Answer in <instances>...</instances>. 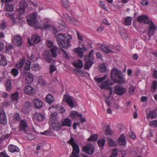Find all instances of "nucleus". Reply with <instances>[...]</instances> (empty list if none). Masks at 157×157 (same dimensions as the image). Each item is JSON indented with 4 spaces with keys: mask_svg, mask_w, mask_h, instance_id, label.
<instances>
[{
    "mask_svg": "<svg viewBox=\"0 0 157 157\" xmlns=\"http://www.w3.org/2000/svg\"><path fill=\"white\" fill-rule=\"evenodd\" d=\"M59 45L62 48H67L71 46L69 41L72 38L71 35L68 34L59 33L57 37Z\"/></svg>",
    "mask_w": 157,
    "mask_h": 157,
    "instance_id": "obj_1",
    "label": "nucleus"
},
{
    "mask_svg": "<svg viewBox=\"0 0 157 157\" xmlns=\"http://www.w3.org/2000/svg\"><path fill=\"white\" fill-rule=\"evenodd\" d=\"M93 50H92L88 55L85 56V59L86 61L84 66V68L85 69H89L94 63L93 62Z\"/></svg>",
    "mask_w": 157,
    "mask_h": 157,
    "instance_id": "obj_2",
    "label": "nucleus"
},
{
    "mask_svg": "<svg viewBox=\"0 0 157 157\" xmlns=\"http://www.w3.org/2000/svg\"><path fill=\"white\" fill-rule=\"evenodd\" d=\"M29 130V127L27 121L25 119L21 120L19 124V131L27 133Z\"/></svg>",
    "mask_w": 157,
    "mask_h": 157,
    "instance_id": "obj_3",
    "label": "nucleus"
},
{
    "mask_svg": "<svg viewBox=\"0 0 157 157\" xmlns=\"http://www.w3.org/2000/svg\"><path fill=\"white\" fill-rule=\"evenodd\" d=\"M21 75L24 78L25 83L30 84L33 81V75L30 72L24 71L21 72Z\"/></svg>",
    "mask_w": 157,
    "mask_h": 157,
    "instance_id": "obj_4",
    "label": "nucleus"
},
{
    "mask_svg": "<svg viewBox=\"0 0 157 157\" xmlns=\"http://www.w3.org/2000/svg\"><path fill=\"white\" fill-rule=\"evenodd\" d=\"M27 7V5L26 2L24 0L21 1L18 3L16 11L21 14L23 15L25 13V10Z\"/></svg>",
    "mask_w": 157,
    "mask_h": 157,
    "instance_id": "obj_5",
    "label": "nucleus"
},
{
    "mask_svg": "<svg viewBox=\"0 0 157 157\" xmlns=\"http://www.w3.org/2000/svg\"><path fill=\"white\" fill-rule=\"evenodd\" d=\"M37 13L34 12L29 15V18L27 19L29 24L32 26H36L37 23L36 16Z\"/></svg>",
    "mask_w": 157,
    "mask_h": 157,
    "instance_id": "obj_6",
    "label": "nucleus"
},
{
    "mask_svg": "<svg viewBox=\"0 0 157 157\" xmlns=\"http://www.w3.org/2000/svg\"><path fill=\"white\" fill-rule=\"evenodd\" d=\"M112 85V83L109 79H107L105 81L102 82L100 85V88L101 89H109L110 94L112 93V89L110 87Z\"/></svg>",
    "mask_w": 157,
    "mask_h": 157,
    "instance_id": "obj_7",
    "label": "nucleus"
},
{
    "mask_svg": "<svg viewBox=\"0 0 157 157\" xmlns=\"http://www.w3.org/2000/svg\"><path fill=\"white\" fill-rule=\"evenodd\" d=\"M127 90L126 88L118 85L114 87V92L117 95H121L126 93Z\"/></svg>",
    "mask_w": 157,
    "mask_h": 157,
    "instance_id": "obj_8",
    "label": "nucleus"
},
{
    "mask_svg": "<svg viewBox=\"0 0 157 157\" xmlns=\"http://www.w3.org/2000/svg\"><path fill=\"white\" fill-rule=\"evenodd\" d=\"M70 115L71 118L77 120H79L81 122H84L86 121L84 118H82V116L81 114L75 111H71Z\"/></svg>",
    "mask_w": 157,
    "mask_h": 157,
    "instance_id": "obj_9",
    "label": "nucleus"
},
{
    "mask_svg": "<svg viewBox=\"0 0 157 157\" xmlns=\"http://www.w3.org/2000/svg\"><path fill=\"white\" fill-rule=\"evenodd\" d=\"M149 25L148 27L147 34L149 37L153 35L155 33V30L156 29V26L154 25L151 21L148 24Z\"/></svg>",
    "mask_w": 157,
    "mask_h": 157,
    "instance_id": "obj_10",
    "label": "nucleus"
},
{
    "mask_svg": "<svg viewBox=\"0 0 157 157\" xmlns=\"http://www.w3.org/2000/svg\"><path fill=\"white\" fill-rule=\"evenodd\" d=\"M94 149V145L91 144H87L82 147L83 151L90 155H92L93 153Z\"/></svg>",
    "mask_w": 157,
    "mask_h": 157,
    "instance_id": "obj_11",
    "label": "nucleus"
},
{
    "mask_svg": "<svg viewBox=\"0 0 157 157\" xmlns=\"http://www.w3.org/2000/svg\"><path fill=\"white\" fill-rule=\"evenodd\" d=\"M121 75V71L116 68H114L111 71V77L112 79L114 81H116L118 78Z\"/></svg>",
    "mask_w": 157,
    "mask_h": 157,
    "instance_id": "obj_12",
    "label": "nucleus"
},
{
    "mask_svg": "<svg viewBox=\"0 0 157 157\" xmlns=\"http://www.w3.org/2000/svg\"><path fill=\"white\" fill-rule=\"evenodd\" d=\"M28 42L30 46L34 45L33 43L35 44L38 43L40 41V37L36 36L35 35H33L31 38V40L29 38H28Z\"/></svg>",
    "mask_w": 157,
    "mask_h": 157,
    "instance_id": "obj_13",
    "label": "nucleus"
},
{
    "mask_svg": "<svg viewBox=\"0 0 157 157\" xmlns=\"http://www.w3.org/2000/svg\"><path fill=\"white\" fill-rule=\"evenodd\" d=\"M63 101H65L71 107H73L74 106L73 101L72 98L68 94L64 95L63 97Z\"/></svg>",
    "mask_w": 157,
    "mask_h": 157,
    "instance_id": "obj_14",
    "label": "nucleus"
},
{
    "mask_svg": "<svg viewBox=\"0 0 157 157\" xmlns=\"http://www.w3.org/2000/svg\"><path fill=\"white\" fill-rule=\"evenodd\" d=\"M13 41L17 46H21L22 44L21 36L19 35L14 36L13 39Z\"/></svg>",
    "mask_w": 157,
    "mask_h": 157,
    "instance_id": "obj_15",
    "label": "nucleus"
},
{
    "mask_svg": "<svg viewBox=\"0 0 157 157\" xmlns=\"http://www.w3.org/2000/svg\"><path fill=\"white\" fill-rule=\"evenodd\" d=\"M25 93L29 95H33L35 93V90L32 87L29 86H26L24 88Z\"/></svg>",
    "mask_w": 157,
    "mask_h": 157,
    "instance_id": "obj_16",
    "label": "nucleus"
},
{
    "mask_svg": "<svg viewBox=\"0 0 157 157\" xmlns=\"http://www.w3.org/2000/svg\"><path fill=\"white\" fill-rule=\"evenodd\" d=\"M7 120L4 111L3 109L0 110V122L3 124H6Z\"/></svg>",
    "mask_w": 157,
    "mask_h": 157,
    "instance_id": "obj_17",
    "label": "nucleus"
},
{
    "mask_svg": "<svg viewBox=\"0 0 157 157\" xmlns=\"http://www.w3.org/2000/svg\"><path fill=\"white\" fill-rule=\"evenodd\" d=\"M138 21L140 23L148 24L150 22L151 20H149L148 17L145 15H143L138 17L137 18Z\"/></svg>",
    "mask_w": 157,
    "mask_h": 157,
    "instance_id": "obj_18",
    "label": "nucleus"
},
{
    "mask_svg": "<svg viewBox=\"0 0 157 157\" xmlns=\"http://www.w3.org/2000/svg\"><path fill=\"white\" fill-rule=\"evenodd\" d=\"M43 58L45 60L46 62L48 63H50L52 58L50 54V52L48 50H46L43 55Z\"/></svg>",
    "mask_w": 157,
    "mask_h": 157,
    "instance_id": "obj_19",
    "label": "nucleus"
},
{
    "mask_svg": "<svg viewBox=\"0 0 157 157\" xmlns=\"http://www.w3.org/2000/svg\"><path fill=\"white\" fill-rule=\"evenodd\" d=\"M23 17L21 16L20 15L17 14L16 15V17L14 19H13L12 24L13 25L21 23L24 21Z\"/></svg>",
    "mask_w": 157,
    "mask_h": 157,
    "instance_id": "obj_20",
    "label": "nucleus"
},
{
    "mask_svg": "<svg viewBox=\"0 0 157 157\" xmlns=\"http://www.w3.org/2000/svg\"><path fill=\"white\" fill-rule=\"evenodd\" d=\"M34 118L39 121H43L45 117L44 115L40 113H36L34 115Z\"/></svg>",
    "mask_w": 157,
    "mask_h": 157,
    "instance_id": "obj_21",
    "label": "nucleus"
},
{
    "mask_svg": "<svg viewBox=\"0 0 157 157\" xmlns=\"http://www.w3.org/2000/svg\"><path fill=\"white\" fill-rule=\"evenodd\" d=\"M77 35L78 39L81 41L79 42V45H80L82 47H79L77 48H75L74 49H86L85 46V44L82 42V41L83 40L82 37L78 33H77Z\"/></svg>",
    "mask_w": 157,
    "mask_h": 157,
    "instance_id": "obj_22",
    "label": "nucleus"
},
{
    "mask_svg": "<svg viewBox=\"0 0 157 157\" xmlns=\"http://www.w3.org/2000/svg\"><path fill=\"white\" fill-rule=\"evenodd\" d=\"M50 123L51 124V126L54 130L58 131L60 129V125L58 121H55Z\"/></svg>",
    "mask_w": 157,
    "mask_h": 157,
    "instance_id": "obj_23",
    "label": "nucleus"
},
{
    "mask_svg": "<svg viewBox=\"0 0 157 157\" xmlns=\"http://www.w3.org/2000/svg\"><path fill=\"white\" fill-rule=\"evenodd\" d=\"M40 24L41 25H40L39 26V27L36 28H39L41 29H44L47 30L50 29L53 27L51 25L43 23V21H41Z\"/></svg>",
    "mask_w": 157,
    "mask_h": 157,
    "instance_id": "obj_24",
    "label": "nucleus"
},
{
    "mask_svg": "<svg viewBox=\"0 0 157 157\" xmlns=\"http://www.w3.org/2000/svg\"><path fill=\"white\" fill-rule=\"evenodd\" d=\"M33 104L37 108H41L43 105V102L38 98H35L33 100Z\"/></svg>",
    "mask_w": 157,
    "mask_h": 157,
    "instance_id": "obj_25",
    "label": "nucleus"
},
{
    "mask_svg": "<svg viewBox=\"0 0 157 157\" xmlns=\"http://www.w3.org/2000/svg\"><path fill=\"white\" fill-rule=\"evenodd\" d=\"M118 142L120 145L122 146L125 145L126 144V141L125 136L123 134L121 135L118 138Z\"/></svg>",
    "mask_w": 157,
    "mask_h": 157,
    "instance_id": "obj_26",
    "label": "nucleus"
},
{
    "mask_svg": "<svg viewBox=\"0 0 157 157\" xmlns=\"http://www.w3.org/2000/svg\"><path fill=\"white\" fill-rule=\"evenodd\" d=\"M8 148L9 151L11 152H18L19 151V148L17 146L12 144L9 145Z\"/></svg>",
    "mask_w": 157,
    "mask_h": 157,
    "instance_id": "obj_27",
    "label": "nucleus"
},
{
    "mask_svg": "<svg viewBox=\"0 0 157 157\" xmlns=\"http://www.w3.org/2000/svg\"><path fill=\"white\" fill-rule=\"evenodd\" d=\"M157 117V115L155 110L150 111L148 113H147V118L148 119L149 118L154 119Z\"/></svg>",
    "mask_w": 157,
    "mask_h": 157,
    "instance_id": "obj_28",
    "label": "nucleus"
},
{
    "mask_svg": "<svg viewBox=\"0 0 157 157\" xmlns=\"http://www.w3.org/2000/svg\"><path fill=\"white\" fill-rule=\"evenodd\" d=\"M73 64L75 67L78 68H81L83 67L82 62L80 59L75 61Z\"/></svg>",
    "mask_w": 157,
    "mask_h": 157,
    "instance_id": "obj_29",
    "label": "nucleus"
},
{
    "mask_svg": "<svg viewBox=\"0 0 157 157\" xmlns=\"http://www.w3.org/2000/svg\"><path fill=\"white\" fill-rule=\"evenodd\" d=\"M71 121L69 119L67 118L62 121V125L70 127L71 126Z\"/></svg>",
    "mask_w": 157,
    "mask_h": 157,
    "instance_id": "obj_30",
    "label": "nucleus"
},
{
    "mask_svg": "<svg viewBox=\"0 0 157 157\" xmlns=\"http://www.w3.org/2000/svg\"><path fill=\"white\" fill-rule=\"evenodd\" d=\"M46 99L47 102L49 104H51L55 100L54 97L51 94H49L47 95Z\"/></svg>",
    "mask_w": 157,
    "mask_h": 157,
    "instance_id": "obj_31",
    "label": "nucleus"
},
{
    "mask_svg": "<svg viewBox=\"0 0 157 157\" xmlns=\"http://www.w3.org/2000/svg\"><path fill=\"white\" fill-rule=\"evenodd\" d=\"M7 63V61L5 57L2 55H0V65L6 66Z\"/></svg>",
    "mask_w": 157,
    "mask_h": 157,
    "instance_id": "obj_32",
    "label": "nucleus"
},
{
    "mask_svg": "<svg viewBox=\"0 0 157 157\" xmlns=\"http://www.w3.org/2000/svg\"><path fill=\"white\" fill-rule=\"evenodd\" d=\"M132 18L130 17H127L124 19L123 23L124 25H129L131 24Z\"/></svg>",
    "mask_w": 157,
    "mask_h": 157,
    "instance_id": "obj_33",
    "label": "nucleus"
},
{
    "mask_svg": "<svg viewBox=\"0 0 157 157\" xmlns=\"http://www.w3.org/2000/svg\"><path fill=\"white\" fill-rule=\"evenodd\" d=\"M25 61V58L22 57L20 60L19 62L16 63L15 64V66L18 68H21L23 66V65Z\"/></svg>",
    "mask_w": 157,
    "mask_h": 157,
    "instance_id": "obj_34",
    "label": "nucleus"
},
{
    "mask_svg": "<svg viewBox=\"0 0 157 157\" xmlns=\"http://www.w3.org/2000/svg\"><path fill=\"white\" fill-rule=\"evenodd\" d=\"M118 83L120 84H126V81L125 78V75L121 74L118 78Z\"/></svg>",
    "mask_w": 157,
    "mask_h": 157,
    "instance_id": "obj_35",
    "label": "nucleus"
},
{
    "mask_svg": "<svg viewBox=\"0 0 157 157\" xmlns=\"http://www.w3.org/2000/svg\"><path fill=\"white\" fill-rule=\"evenodd\" d=\"M46 44L49 48L52 47V48L51 49H57V48L56 46L54 45V43L52 40H47L46 41Z\"/></svg>",
    "mask_w": 157,
    "mask_h": 157,
    "instance_id": "obj_36",
    "label": "nucleus"
},
{
    "mask_svg": "<svg viewBox=\"0 0 157 157\" xmlns=\"http://www.w3.org/2000/svg\"><path fill=\"white\" fill-rule=\"evenodd\" d=\"M57 121V114L56 112H52L51 114L50 123Z\"/></svg>",
    "mask_w": 157,
    "mask_h": 157,
    "instance_id": "obj_37",
    "label": "nucleus"
},
{
    "mask_svg": "<svg viewBox=\"0 0 157 157\" xmlns=\"http://www.w3.org/2000/svg\"><path fill=\"white\" fill-rule=\"evenodd\" d=\"M66 17L68 21L70 23L75 24L76 21L74 18L68 14H66Z\"/></svg>",
    "mask_w": 157,
    "mask_h": 157,
    "instance_id": "obj_38",
    "label": "nucleus"
},
{
    "mask_svg": "<svg viewBox=\"0 0 157 157\" xmlns=\"http://www.w3.org/2000/svg\"><path fill=\"white\" fill-rule=\"evenodd\" d=\"M107 139L108 144L110 147H113L116 145V143L114 140L109 137H107Z\"/></svg>",
    "mask_w": 157,
    "mask_h": 157,
    "instance_id": "obj_39",
    "label": "nucleus"
},
{
    "mask_svg": "<svg viewBox=\"0 0 157 157\" xmlns=\"http://www.w3.org/2000/svg\"><path fill=\"white\" fill-rule=\"evenodd\" d=\"M5 10L7 11L11 12L13 10V6L10 4H6L5 6Z\"/></svg>",
    "mask_w": 157,
    "mask_h": 157,
    "instance_id": "obj_40",
    "label": "nucleus"
},
{
    "mask_svg": "<svg viewBox=\"0 0 157 157\" xmlns=\"http://www.w3.org/2000/svg\"><path fill=\"white\" fill-rule=\"evenodd\" d=\"M11 98L12 101H16L19 98L18 93L17 92H16L15 93L12 94L11 95Z\"/></svg>",
    "mask_w": 157,
    "mask_h": 157,
    "instance_id": "obj_41",
    "label": "nucleus"
},
{
    "mask_svg": "<svg viewBox=\"0 0 157 157\" xmlns=\"http://www.w3.org/2000/svg\"><path fill=\"white\" fill-rule=\"evenodd\" d=\"M74 52L80 58L83 56V50H74Z\"/></svg>",
    "mask_w": 157,
    "mask_h": 157,
    "instance_id": "obj_42",
    "label": "nucleus"
},
{
    "mask_svg": "<svg viewBox=\"0 0 157 157\" xmlns=\"http://www.w3.org/2000/svg\"><path fill=\"white\" fill-rule=\"evenodd\" d=\"M96 48H99L101 49H109L110 48H109L107 46H106L105 44L103 45L101 44L98 43L96 44Z\"/></svg>",
    "mask_w": 157,
    "mask_h": 157,
    "instance_id": "obj_43",
    "label": "nucleus"
},
{
    "mask_svg": "<svg viewBox=\"0 0 157 157\" xmlns=\"http://www.w3.org/2000/svg\"><path fill=\"white\" fill-rule=\"evenodd\" d=\"M107 76L106 75H105L103 77L100 78L95 77L94 78L97 82L99 83L105 80L107 78Z\"/></svg>",
    "mask_w": 157,
    "mask_h": 157,
    "instance_id": "obj_44",
    "label": "nucleus"
},
{
    "mask_svg": "<svg viewBox=\"0 0 157 157\" xmlns=\"http://www.w3.org/2000/svg\"><path fill=\"white\" fill-rule=\"evenodd\" d=\"M40 68V65L37 64H33L32 65V69L35 71H39Z\"/></svg>",
    "mask_w": 157,
    "mask_h": 157,
    "instance_id": "obj_45",
    "label": "nucleus"
},
{
    "mask_svg": "<svg viewBox=\"0 0 157 157\" xmlns=\"http://www.w3.org/2000/svg\"><path fill=\"white\" fill-rule=\"evenodd\" d=\"M38 82L42 86H44L46 84V82L43 79L41 76H40L38 77Z\"/></svg>",
    "mask_w": 157,
    "mask_h": 157,
    "instance_id": "obj_46",
    "label": "nucleus"
},
{
    "mask_svg": "<svg viewBox=\"0 0 157 157\" xmlns=\"http://www.w3.org/2000/svg\"><path fill=\"white\" fill-rule=\"evenodd\" d=\"M99 70L102 72H104L106 70V67L105 64H101L99 66Z\"/></svg>",
    "mask_w": 157,
    "mask_h": 157,
    "instance_id": "obj_47",
    "label": "nucleus"
},
{
    "mask_svg": "<svg viewBox=\"0 0 157 157\" xmlns=\"http://www.w3.org/2000/svg\"><path fill=\"white\" fill-rule=\"evenodd\" d=\"M31 63L29 61H26L25 63L24 69L25 70L28 71L30 70V68Z\"/></svg>",
    "mask_w": 157,
    "mask_h": 157,
    "instance_id": "obj_48",
    "label": "nucleus"
},
{
    "mask_svg": "<svg viewBox=\"0 0 157 157\" xmlns=\"http://www.w3.org/2000/svg\"><path fill=\"white\" fill-rule=\"evenodd\" d=\"M11 73L14 77H16L18 75L19 71L17 69L13 68L11 70Z\"/></svg>",
    "mask_w": 157,
    "mask_h": 157,
    "instance_id": "obj_49",
    "label": "nucleus"
},
{
    "mask_svg": "<svg viewBox=\"0 0 157 157\" xmlns=\"http://www.w3.org/2000/svg\"><path fill=\"white\" fill-rule=\"evenodd\" d=\"M105 140L104 139L99 140L97 142L98 144L100 147L103 146L105 144Z\"/></svg>",
    "mask_w": 157,
    "mask_h": 157,
    "instance_id": "obj_50",
    "label": "nucleus"
},
{
    "mask_svg": "<svg viewBox=\"0 0 157 157\" xmlns=\"http://www.w3.org/2000/svg\"><path fill=\"white\" fill-rule=\"evenodd\" d=\"M97 140V135L94 134L91 136L90 138L88 139V141H96Z\"/></svg>",
    "mask_w": 157,
    "mask_h": 157,
    "instance_id": "obj_51",
    "label": "nucleus"
},
{
    "mask_svg": "<svg viewBox=\"0 0 157 157\" xmlns=\"http://www.w3.org/2000/svg\"><path fill=\"white\" fill-rule=\"evenodd\" d=\"M105 133L108 136L111 135L112 134V132L110 130V127L108 125L106 127Z\"/></svg>",
    "mask_w": 157,
    "mask_h": 157,
    "instance_id": "obj_52",
    "label": "nucleus"
},
{
    "mask_svg": "<svg viewBox=\"0 0 157 157\" xmlns=\"http://www.w3.org/2000/svg\"><path fill=\"white\" fill-rule=\"evenodd\" d=\"M6 88L7 90L10 91L11 88V82L10 80H8L6 82Z\"/></svg>",
    "mask_w": 157,
    "mask_h": 157,
    "instance_id": "obj_53",
    "label": "nucleus"
},
{
    "mask_svg": "<svg viewBox=\"0 0 157 157\" xmlns=\"http://www.w3.org/2000/svg\"><path fill=\"white\" fill-rule=\"evenodd\" d=\"M62 3L64 7L67 8L69 7L68 0H62Z\"/></svg>",
    "mask_w": 157,
    "mask_h": 157,
    "instance_id": "obj_54",
    "label": "nucleus"
},
{
    "mask_svg": "<svg viewBox=\"0 0 157 157\" xmlns=\"http://www.w3.org/2000/svg\"><path fill=\"white\" fill-rule=\"evenodd\" d=\"M135 87L134 86H130L128 89V91L129 93L131 94H133L135 93Z\"/></svg>",
    "mask_w": 157,
    "mask_h": 157,
    "instance_id": "obj_55",
    "label": "nucleus"
},
{
    "mask_svg": "<svg viewBox=\"0 0 157 157\" xmlns=\"http://www.w3.org/2000/svg\"><path fill=\"white\" fill-rule=\"evenodd\" d=\"M56 67L52 65H50L49 67V71L50 73H52L54 71L56 70Z\"/></svg>",
    "mask_w": 157,
    "mask_h": 157,
    "instance_id": "obj_56",
    "label": "nucleus"
},
{
    "mask_svg": "<svg viewBox=\"0 0 157 157\" xmlns=\"http://www.w3.org/2000/svg\"><path fill=\"white\" fill-rule=\"evenodd\" d=\"M157 87V82L155 81H154L153 82L152 84V89L151 90L153 92H155V90L156 89Z\"/></svg>",
    "mask_w": 157,
    "mask_h": 157,
    "instance_id": "obj_57",
    "label": "nucleus"
},
{
    "mask_svg": "<svg viewBox=\"0 0 157 157\" xmlns=\"http://www.w3.org/2000/svg\"><path fill=\"white\" fill-rule=\"evenodd\" d=\"M74 71L76 74L80 76H83L84 75L83 72L79 70H74Z\"/></svg>",
    "mask_w": 157,
    "mask_h": 157,
    "instance_id": "obj_58",
    "label": "nucleus"
},
{
    "mask_svg": "<svg viewBox=\"0 0 157 157\" xmlns=\"http://www.w3.org/2000/svg\"><path fill=\"white\" fill-rule=\"evenodd\" d=\"M149 125L151 126L157 127V121H152L149 123Z\"/></svg>",
    "mask_w": 157,
    "mask_h": 157,
    "instance_id": "obj_59",
    "label": "nucleus"
},
{
    "mask_svg": "<svg viewBox=\"0 0 157 157\" xmlns=\"http://www.w3.org/2000/svg\"><path fill=\"white\" fill-rule=\"evenodd\" d=\"M6 14L7 17H9L12 19V22L13 19H14L15 18L14 14L7 13H6Z\"/></svg>",
    "mask_w": 157,
    "mask_h": 157,
    "instance_id": "obj_60",
    "label": "nucleus"
},
{
    "mask_svg": "<svg viewBox=\"0 0 157 157\" xmlns=\"http://www.w3.org/2000/svg\"><path fill=\"white\" fill-rule=\"evenodd\" d=\"M120 34L122 37L123 39H125L128 36V34L126 33L125 31L124 30L123 32H120Z\"/></svg>",
    "mask_w": 157,
    "mask_h": 157,
    "instance_id": "obj_61",
    "label": "nucleus"
},
{
    "mask_svg": "<svg viewBox=\"0 0 157 157\" xmlns=\"http://www.w3.org/2000/svg\"><path fill=\"white\" fill-rule=\"evenodd\" d=\"M31 106V103L29 102H26L25 103L23 107V109H28Z\"/></svg>",
    "mask_w": 157,
    "mask_h": 157,
    "instance_id": "obj_62",
    "label": "nucleus"
},
{
    "mask_svg": "<svg viewBox=\"0 0 157 157\" xmlns=\"http://www.w3.org/2000/svg\"><path fill=\"white\" fill-rule=\"evenodd\" d=\"M117 155V149H113L112 152V155L110 157H115Z\"/></svg>",
    "mask_w": 157,
    "mask_h": 157,
    "instance_id": "obj_63",
    "label": "nucleus"
},
{
    "mask_svg": "<svg viewBox=\"0 0 157 157\" xmlns=\"http://www.w3.org/2000/svg\"><path fill=\"white\" fill-rule=\"evenodd\" d=\"M14 119L16 121H18L20 119V117L18 113H15L14 117Z\"/></svg>",
    "mask_w": 157,
    "mask_h": 157,
    "instance_id": "obj_64",
    "label": "nucleus"
}]
</instances>
